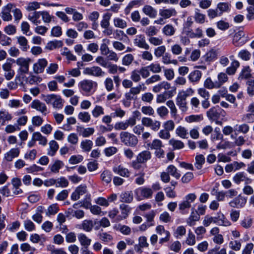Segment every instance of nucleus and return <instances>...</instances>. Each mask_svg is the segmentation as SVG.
Masks as SVG:
<instances>
[{
    "label": "nucleus",
    "instance_id": "7ed1b4c3",
    "mask_svg": "<svg viewBox=\"0 0 254 254\" xmlns=\"http://www.w3.org/2000/svg\"><path fill=\"white\" fill-rule=\"evenodd\" d=\"M44 101L47 104L52 105L53 107L57 109H61L64 106V100L60 95L54 94L44 96Z\"/></svg>",
    "mask_w": 254,
    "mask_h": 254
},
{
    "label": "nucleus",
    "instance_id": "6e6552de",
    "mask_svg": "<svg viewBox=\"0 0 254 254\" xmlns=\"http://www.w3.org/2000/svg\"><path fill=\"white\" fill-rule=\"evenodd\" d=\"M161 122L148 117H143L141 120V124L145 127H149L154 131H157L161 127Z\"/></svg>",
    "mask_w": 254,
    "mask_h": 254
},
{
    "label": "nucleus",
    "instance_id": "49530a36",
    "mask_svg": "<svg viewBox=\"0 0 254 254\" xmlns=\"http://www.w3.org/2000/svg\"><path fill=\"white\" fill-rule=\"evenodd\" d=\"M205 163V157L202 154L197 155L195 157L194 166L195 168L200 170L202 168L203 164Z\"/></svg>",
    "mask_w": 254,
    "mask_h": 254
},
{
    "label": "nucleus",
    "instance_id": "5701e85b",
    "mask_svg": "<svg viewBox=\"0 0 254 254\" xmlns=\"http://www.w3.org/2000/svg\"><path fill=\"white\" fill-rule=\"evenodd\" d=\"M151 158V153L149 150H144L140 152L136 157V159L142 163H145Z\"/></svg>",
    "mask_w": 254,
    "mask_h": 254
},
{
    "label": "nucleus",
    "instance_id": "0e129e2a",
    "mask_svg": "<svg viewBox=\"0 0 254 254\" xmlns=\"http://www.w3.org/2000/svg\"><path fill=\"white\" fill-rule=\"evenodd\" d=\"M23 225L25 229L29 232L33 231L36 228L34 223L29 219L25 220L23 222Z\"/></svg>",
    "mask_w": 254,
    "mask_h": 254
},
{
    "label": "nucleus",
    "instance_id": "13d9d810",
    "mask_svg": "<svg viewBox=\"0 0 254 254\" xmlns=\"http://www.w3.org/2000/svg\"><path fill=\"white\" fill-rule=\"evenodd\" d=\"M104 114V108L99 105H96L92 111V115L93 117L97 118L101 115Z\"/></svg>",
    "mask_w": 254,
    "mask_h": 254
},
{
    "label": "nucleus",
    "instance_id": "8fccbe9b",
    "mask_svg": "<svg viewBox=\"0 0 254 254\" xmlns=\"http://www.w3.org/2000/svg\"><path fill=\"white\" fill-rule=\"evenodd\" d=\"M217 82V85L220 88L224 83L226 82L228 80V77L226 73L220 72L218 74Z\"/></svg>",
    "mask_w": 254,
    "mask_h": 254
},
{
    "label": "nucleus",
    "instance_id": "7c9ffc66",
    "mask_svg": "<svg viewBox=\"0 0 254 254\" xmlns=\"http://www.w3.org/2000/svg\"><path fill=\"white\" fill-rule=\"evenodd\" d=\"M240 66V63L237 60H234L232 62L231 65L226 68V72L230 75H234L237 70V69Z\"/></svg>",
    "mask_w": 254,
    "mask_h": 254
},
{
    "label": "nucleus",
    "instance_id": "c9c22d12",
    "mask_svg": "<svg viewBox=\"0 0 254 254\" xmlns=\"http://www.w3.org/2000/svg\"><path fill=\"white\" fill-rule=\"evenodd\" d=\"M166 171L168 174L176 179H179L181 177V174L177 168L173 165L168 166L166 169Z\"/></svg>",
    "mask_w": 254,
    "mask_h": 254
},
{
    "label": "nucleus",
    "instance_id": "c756f323",
    "mask_svg": "<svg viewBox=\"0 0 254 254\" xmlns=\"http://www.w3.org/2000/svg\"><path fill=\"white\" fill-rule=\"evenodd\" d=\"M143 13L150 18H155L157 15V11L149 5H145L142 8Z\"/></svg>",
    "mask_w": 254,
    "mask_h": 254
},
{
    "label": "nucleus",
    "instance_id": "4468645a",
    "mask_svg": "<svg viewBox=\"0 0 254 254\" xmlns=\"http://www.w3.org/2000/svg\"><path fill=\"white\" fill-rule=\"evenodd\" d=\"M83 73L85 74L98 77L103 76L105 74V72L102 71V69L100 67L96 66L84 68Z\"/></svg>",
    "mask_w": 254,
    "mask_h": 254
},
{
    "label": "nucleus",
    "instance_id": "72a5a7b5",
    "mask_svg": "<svg viewBox=\"0 0 254 254\" xmlns=\"http://www.w3.org/2000/svg\"><path fill=\"white\" fill-rule=\"evenodd\" d=\"M120 200L123 202L130 203L133 200V194L131 191L122 192L120 196Z\"/></svg>",
    "mask_w": 254,
    "mask_h": 254
},
{
    "label": "nucleus",
    "instance_id": "a19ab883",
    "mask_svg": "<svg viewBox=\"0 0 254 254\" xmlns=\"http://www.w3.org/2000/svg\"><path fill=\"white\" fill-rule=\"evenodd\" d=\"M42 80V78L40 76L30 73L26 78V82L30 85H33L40 83Z\"/></svg>",
    "mask_w": 254,
    "mask_h": 254
},
{
    "label": "nucleus",
    "instance_id": "79ce46f5",
    "mask_svg": "<svg viewBox=\"0 0 254 254\" xmlns=\"http://www.w3.org/2000/svg\"><path fill=\"white\" fill-rule=\"evenodd\" d=\"M99 17V13L98 11H93L88 15V19L92 22V28L96 30L97 28L98 24L96 22Z\"/></svg>",
    "mask_w": 254,
    "mask_h": 254
},
{
    "label": "nucleus",
    "instance_id": "412c9836",
    "mask_svg": "<svg viewBox=\"0 0 254 254\" xmlns=\"http://www.w3.org/2000/svg\"><path fill=\"white\" fill-rule=\"evenodd\" d=\"M159 15L164 19H168L173 16H175L177 12L174 8H162L159 10Z\"/></svg>",
    "mask_w": 254,
    "mask_h": 254
},
{
    "label": "nucleus",
    "instance_id": "69168bd1",
    "mask_svg": "<svg viewBox=\"0 0 254 254\" xmlns=\"http://www.w3.org/2000/svg\"><path fill=\"white\" fill-rule=\"evenodd\" d=\"M158 32V30L154 26H150L147 27L145 30V34L150 37L156 35Z\"/></svg>",
    "mask_w": 254,
    "mask_h": 254
},
{
    "label": "nucleus",
    "instance_id": "09e8293b",
    "mask_svg": "<svg viewBox=\"0 0 254 254\" xmlns=\"http://www.w3.org/2000/svg\"><path fill=\"white\" fill-rule=\"evenodd\" d=\"M91 239L84 234H80V245L82 248H88L91 243Z\"/></svg>",
    "mask_w": 254,
    "mask_h": 254
},
{
    "label": "nucleus",
    "instance_id": "cd10ccee",
    "mask_svg": "<svg viewBox=\"0 0 254 254\" xmlns=\"http://www.w3.org/2000/svg\"><path fill=\"white\" fill-rule=\"evenodd\" d=\"M41 16V11H34L33 12L30 13L29 14L28 16V19L32 23L36 25H38L40 23H41V20L39 19Z\"/></svg>",
    "mask_w": 254,
    "mask_h": 254
},
{
    "label": "nucleus",
    "instance_id": "bf43d9fd",
    "mask_svg": "<svg viewBox=\"0 0 254 254\" xmlns=\"http://www.w3.org/2000/svg\"><path fill=\"white\" fill-rule=\"evenodd\" d=\"M230 4L228 2H219L217 5V9L219 10L221 15L223 12H227L229 10Z\"/></svg>",
    "mask_w": 254,
    "mask_h": 254
},
{
    "label": "nucleus",
    "instance_id": "5fc2aeb1",
    "mask_svg": "<svg viewBox=\"0 0 254 254\" xmlns=\"http://www.w3.org/2000/svg\"><path fill=\"white\" fill-rule=\"evenodd\" d=\"M112 173L108 170H104L101 174V179L106 184L110 183L112 181Z\"/></svg>",
    "mask_w": 254,
    "mask_h": 254
},
{
    "label": "nucleus",
    "instance_id": "f257e3e1",
    "mask_svg": "<svg viewBox=\"0 0 254 254\" xmlns=\"http://www.w3.org/2000/svg\"><path fill=\"white\" fill-rule=\"evenodd\" d=\"M194 93V90L191 88H187L186 90L180 91L176 99L177 105L181 111L185 112L188 110L187 98L192 96Z\"/></svg>",
    "mask_w": 254,
    "mask_h": 254
},
{
    "label": "nucleus",
    "instance_id": "423d86ee",
    "mask_svg": "<svg viewBox=\"0 0 254 254\" xmlns=\"http://www.w3.org/2000/svg\"><path fill=\"white\" fill-rule=\"evenodd\" d=\"M135 197L137 200L150 199L152 197L153 191L147 187H141L134 190Z\"/></svg>",
    "mask_w": 254,
    "mask_h": 254
},
{
    "label": "nucleus",
    "instance_id": "0eeeda50",
    "mask_svg": "<svg viewBox=\"0 0 254 254\" xmlns=\"http://www.w3.org/2000/svg\"><path fill=\"white\" fill-rule=\"evenodd\" d=\"M196 198V195L194 193H189L185 196V200L179 204V208L182 214L187 212L191 207V203L193 202Z\"/></svg>",
    "mask_w": 254,
    "mask_h": 254
},
{
    "label": "nucleus",
    "instance_id": "1a4fd4ad",
    "mask_svg": "<svg viewBox=\"0 0 254 254\" xmlns=\"http://www.w3.org/2000/svg\"><path fill=\"white\" fill-rule=\"evenodd\" d=\"M30 106L31 108L40 112L42 114V115L44 116H46L49 113L47 107L45 104L41 102L39 100H34L32 102Z\"/></svg>",
    "mask_w": 254,
    "mask_h": 254
},
{
    "label": "nucleus",
    "instance_id": "603ef678",
    "mask_svg": "<svg viewBox=\"0 0 254 254\" xmlns=\"http://www.w3.org/2000/svg\"><path fill=\"white\" fill-rule=\"evenodd\" d=\"M12 117L10 114L5 110L0 111V123H5L6 121H10Z\"/></svg>",
    "mask_w": 254,
    "mask_h": 254
},
{
    "label": "nucleus",
    "instance_id": "864d4df0",
    "mask_svg": "<svg viewBox=\"0 0 254 254\" xmlns=\"http://www.w3.org/2000/svg\"><path fill=\"white\" fill-rule=\"evenodd\" d=\"M20 248L21 250L23 252H29V254H34V253L36 250L35 248L32 247L28 243H24L21 244Z\"/></svg>",
    "mask_w": 254,
    "mask_h": 254
},
{
    "label": "nucleus",
    "instance_id": "f8f14e48",
    "mask_svg": "<svg viewBox=\"0 0 254 254\" xmlns=\"http://www.w3.org/2000/svg\"><path fill=\"white\" fill-rule=\"evenodd\" d=\"M223 110L218 106L212 107L206 112V116L209 120L212 121L215 119H219L220 114Z\"/></svg>",
    "mask_w": 254,
    "mask_h": 254
},
{
    "label": "nucleus",
    "instance_id": "473e14b6",
    "mask_svg": "<svg viewBox=\"0 0 254 254\" xmlns=\"http://www.w3.org/2000/svg\"><path fill=\"white\" fill-rule=\"evenodd\" d=\"M202 76V73L199 70H194L191 72L188 76L189 80L192 83L198 82Z\"/></svg>",
    "mask_w": 254,
    "mask_h": 254
},
{
    "label": "nucleus",
    "instance_id": "a18cd8bd",
    "mask_svg": "<svg viewBox=\"0 0 254 254\" xmlns=\"http://www.w3.org/2000/svg\"><path fill=\"white\" fill-rule=\"evenodd\" d=\"M176 134L182 138H188V130L184 127L181 126H179L176 129Z\"/></svg>",
    "mask_w": 254,
    "mask_h": 254
},
{
    "label": "nucleus",
    "instance_id": "e433bc0d",
    "mask_svg": "<svg viewBox=\"0 0 254 254\" xmlns=\"http://www.w3.org/2000/svg\"><path fill=\"white\" fill-rule=\"evenodd\" d=\"M176 28L170 24L166 25L162 29L163 33L167 36H172L176 32Z\"/></svg>",
    "mask_w": 254,
    "mask_h": 254
},
{
    "label": "nucleus",
    "instance_id": "393cba45",
    "mask_svg": "<svg viewBox=\"0 0 254 254\" xmlns=\"http://www.w3.org/2000/svg\"><path fill=\"white\" fill-rule=\"evenodd\" d=\"M96 83L92 80H84L80 83V87L85 93L90 92L93 89L94 84Z\"/></svg>",
    "mask_w": 254,
    "mask_h": 254
},
{
    "label": "nucleus",
    "instance_id": "dca6fc26",
    "mask_svg": "<svg viewBox=\"0 0 254 254\" xmlns=\"http://www.w3.org/2000/svg\"><path fill=\"white\" fill-rule=\"evenodd\" d=\"M215 224L219 226H229L231 225L230 222L227 219L225 216L220 211L218 212L215 216H214Z\"/></svg>",
    "mask_w": 254,
    "mask_h": 254
},
{
    "label": "nucleus",
    "instance_id": "f3484780",
    "mask_svg": "<svg viewBox=\"0 0 254 254\" xmlns=\"http://www.w3.org/2000/svg\"><path fill=\"white\" fill-rule=\"evenodd\" d=\"M245 32L243 31L240 30L236 32L234 36L233 44L236 47H240L244 45L246 41L242 39L245 37Z\"/></svg>",
    "mask_w": 254,
    "mask_h": 254
},
{
    "label": "nucleus",
    "instance_id": "f704fd0d",
    "mask_svg": "<svg viewBox=\"0 0 254 254\" xmlns=\"http://www.w3.org/2000/svg\"><path fill=\"white\" fill-rule=\"evenodd\" d=\"M33 139L35 141H39V144L43 146H45L47 143V139L46 137L43 136L39 132H35L33 133Z\"/></svg>",
    "mask_w": 254,
    "mask_h": 254
},
{
    "label": "nucleus",
    "instance_id": "c03bdc74",
    "mask_svg": "<svg viewBox=\"0 0 254 254\" xmlns=\"http://www.w3.org/2000/svg\"><path fill=\"white\" fill-rule=\"evenodd\" d=\"M169 144L173 147L174 150L181 149L184 147V143L181 140H176L174 138L171 139Z\"/></svg>",
    "mask_w": 254,
    "mask_h": 254
},
{
    "label": "nucleus",
    "instance_id": "774afa93",
    "mask_svg": "<svg viewBox=\"0 0 254 254\" xmlns=\"http://www.w3.org/2000/svg\"><path fill=\"white\" fill-rule=\"evenodd\" d=\"M247 92L250 96L254 95V79H249L247 82Z\"/></svg>",
    "mask_w": 254,
    "mask_h": 254
},
{
    "label": "nucleus",
    "instance_id": "bb28decb",
    "mask_svg": "<svg viewBox=\"0 0 254 254\" xmlns=\"http://www.w3.org/2000/svg\"><path fill=\"white\" fill-rule=\"evenodd\" d=\"M193 18L195 22L199 24H203L205 22L206 16L204 14L201 13L198 8H195Z\"/></svg>",
    "mask_w": 254,
    "mask_h": 254
},
{
    "label": "nucleus",
    "instance_id": "c85d7f7f",
    "mask_svg": "<svg viewBox=\"0 0 254 254\" xmlns=\"http://www.w3.org/2000/svg\"><path fill=\"white\" fill-rule=\"evenodd\" d=\"M49 148L48 149L47 154L54 156L59 149V144L55 140H51L49 143Z\"/></svg>",
    "mask_w": 254,
    "mask_h": 254
},
{
    "label": "nucleus",
    "instance_id": "aec40b11",
    "mask_svg": "<svg viewBox=\"0 0 254 254\" xmlns=\"http://www.w3.org/2000/svg\"><path fill=\"white\" fill-rule=\"evenodd\" d=\"M113 171L116 174H117L123 177H128L130 176V172L128 169L125 168L122 165L114 166Z\"/></svg>",
    "mask_w": 254,
    "mask_h": 254
},
{
    "label": "nucleus",
    "instance_id": "052dcab7",
    "mask_svg": "<svg viewBox=\"0 0 254 254\" xmlns=\"http://www.w3.org/2000/svg\"><path fill=\"white\" fill-rule=\"evenodd\" d=\"M93 227V223L92 220H85L81 224V228L86 232H90Z\"/></svg>",
    "mask_w": 254,
    "mask_h": 254
},
{
    "label": "nucleus",
    "instance_id": "b1692460",
    "mask_svg": "<svg viewBox=\"0 0 254 254\" xmlns=\"http://www.w3.org/2000/svg\"><path fill=\"white\" fill-rule=\"evenodd\" d=\"M252 70L249 66H244L238 77L239 80L249 79L252 76Z\"/></svg>",
    "mask_w": 254,
    "mask_h": 254
},
{
    "label": "nucleus",
    "instance_id": "2eb2a0df",
    "mask_svg": "<svg viewBox=\"0 0 254 254\" xmlns=\"http://www.w3.org/2000/svg\"><path fill=\"white\" fill-rule=\"evenodd\" d=\"M48 64V61L46 59L43 58L38 60L33 65V70L35 73H42L45 67Z\"/></svg>",
    "mask_w": 254,
    "mask_h": 254
},
{
    "label": "nucleus",
    "instance_id": "37998d69",
    "mask_svg": "<svg viewBox=\"0 0 254 254\" xmlns=\"http://www.w3.org/2000/svg\"><path fill=\"white\" fill-rule=\"evenodd\" d=\"M113 23L115 27L121 29H125L127 26V22L120 17L115 18L113 20Z\"/></svg>",
    "mask_w": 254,
    "mask_h": 254
},
{
    "label": "nucleus",
    "instance_id": "2f4dec72",
    "mask_svg": "<svg viewBox=\"0 0 254 254\" xmlns=\"http://www.w3.org/2000/svg\"><path fill=\"white\" fill-rule=\"evenodd\" d=\"M120 208L121 210V216H118L119 220L126 218L131 209L128 205L125 204H121L120 205Z\"/></svg>",
    "mask_w": 254,
    "mask_h": 254
},
{
    "label": "nucleus",
    "instance_id": "6e6d98bb",
    "mask_svg": "<svg viewBox=\"0 0 254 254\" xmlns=\"http://www.w3.org/2000/svg\"><path fill=\"white\" fill-rule=\"evenodd\" d=\"M63 166L64 163L60 160H57L50 166V170L51 172L54 173H57L59 172L60 169Z\"/></svg>",
    "mask_w": 254,
    "mask_h": 254
},
{
    "label": "nucleus",
    "instance_id": "9d476101",
    "mask_svg": "<svg viewBox=\"0 0 254 254\" xmlns=\"http://www.w3.org/2000/svg\"><path fill=\"white\" fill-rule=\"evenodd\" d=\"M13 5L11 3H8L6 5L2 8L1 12L0 14V16L4 21H9L12 19V16L10 14Z\"/></svg>",
    "mask_w": 254,
    "mask_h": 254
},
{
    "label": "nucleus",
    "instance_id": "680f3d73",
    "mask_svg": "<svg viewBox=\"0 0 254 254\" xmlns=\"http://www.w3.org/2000/svg\"><path fill=\"white\" fill-rule=\"evenodd\" d=\"M238 56L242 60L245 61H248L251 59V54L247 50L243 49L241 50L239 52Z\"/></svg>",
    "mask_w": 254,
    "mask_h": 254
},
{
    "label": "nucleus",
    "instance_id": "de8ad7c7",
    "mask_svg": "<svg viewBox=\"0 0 254 254\" xmlns=\"http://www.w3.org/2000/svg\"><path fill=\"white\" fill-rule=\"evenodd\" d=\"M63 46L62 41L55 40L50 41L47 43L46 48L49 50H52L56 48H59Z\"/></svg>",
    "mask_w": 254,
    "mask_h": 254
},
{
    "label": "nucleus",
    "instance_id": "3c124183",
    "mask_svg": "<svg viewBox=\"0 0 254 254\" xmlns=\"http://www.w3.org/2000/svg\"><path fill=\"white\" fill-rule=\"evenodd\" d=\"M81 146L83 151L89 152L93 146V142L91 140L85 139L81 142Z\"/></svg>",
    "mask_w": 254,
    "mask_h": 254
},
{
    "label": "nucleus",
    "instance_id": "39448f33",
    "mask_svg": "<svg viewBox=\"0 0 254 254\" xmlns=\"http://www.w3.org/2000/svg\"><path fill=\"white\" fill-rule=\"evenodd\" d=\"M148 147L151 150H154L155 156L159 158H164L165 156V151L163 149L164 145L162 141L159 139H154L151 142L147 144Z\"/></svg>",
    "mask_w": 254,
    "mask_h": 254
},
{
    "label": "nucleus",
    "instance_id": "58836bf2",
    "mask_svg": "<svg viewBox=\"0 0 254 254\" xmlns=\"http://www.w3.org/2000/svg\"><path fill=\"white\" fill-rule=\"evenodd\" d=\"M112 14L109 12L103 14L100 25L102 28H108L110 26V20Z\"/></svg>",
    "mask_w": 254,
    "mask_h": 254
},
{
    "label": "nucleus",
    "instance_id": "4d7b16f0",
    "mask_svg": "<svg viewBox=\"0 0 254 254\" xmlns=\"http://www.w3.org/2000/svg\"><path fill=\"white\" fill-rule=\"evenodd\" d=\"M204 86L209 89L219 88L217 82L216 81H213L210 77H208L205 80L204 82Z\"/></svg>",
    "mask_w": 254,
    "mask_h": 254
},
{
    "label": "nucleus",
    "instance_id": "4c0bfd02",
    "mask_svg": "<svg viewBox=\"0 0 254 254\" xmlns=\"http://www.w3.org/2000/svg\"><path fill=\"white\" fill-rule=\"evenodd\" d=\"M146 88H147L144 83H140L136 87H131L129 91H130V93L134 96L139 94L141 91H144L146 90Z\"/></svg>",
    "mask_w": 254,
    "mask_h": 254
},
{
    "label": "nucleus",
    "instance_id": "4be33fe9",
    "mask_svg": "<svg viewBox=\"0 0 254 254\" xmlns=\"http://www.w3.org/2000/svg\"><path fill=\"white\" fill-rule=\"evenodd\" d=\"M173 96L174 94L171 91H165L157 95L156 102L157 103H163L167 99L171 98Z\"/></svg>",
    "mask_w": 254,
    "mask_h": 254
},
{
    "label": "nucleus",
    "instance_id": "20e7f679",
    "mask_svg": "<svg viewBox=\"0 0 254 254\" xmlns=\"http://www.w3.org/2000/svg\"><path fill=\"white\" fill-rule=\"evenodd\" d=\"M121 142L125 145L135 147L138 143L137 137L134 134L127 131H122L120 134Z\"/></svg>",
    "mask_w": 254,
    "mask_h": 254
},
{
    "label": "nucleus",
    "instance_id": "a211bd4d",
    "mask_svg": "<svg viewBox=\"0 0 254 254\" xmlns=\"http://www.w3.org/2000/svg\"><path fill=\"white\" fill-rule=\"evenodd\" d=\"M246 202L247 200L245 197L239 195L230 201L229 204L232 207L241 208L245 205Z\"/></svg>",
    "mask_w": 254,
    "mask_h": 254
},
{
    "label": "nucleus",
    "instance_id": "338daca9",
    "mask_svg": "<svg viewBox=\"0 0 254 254\" xmlns=\"http://www.w3.org/2000/svg\"><path fill=\"white\" fill-rule=\"evenodd\" d=\"M206 254H227L225 248L219 250V247H215L208 250Z\"/></svg>",
    "mask_w": 254,
    "mask_h": 254
},
{
    "label": "nucleus",
    "instance_id": "9b49d317",
    "mask_svg": "<svg viewBox=\"0 0 254 254\" xmlns=\"http://www.w3.org/2000/svg\"><path fill=\"white\" fill-rule=\"evenodd\" d=\"M233 181L236 184H240L241 182H244L245 184H251L252 180L248 177L247 175L243 172H238L236 174L233 178Z\"/></svg>",
    "mask_w": 254,
    "mask_h": 254
},
{
    "label": "nucleus",
    "instance_id": "ea45409f",
    "mask_svg": "<svg viewBox=\"0 0 254 254\" xmlns=\"http://www.w3.org/2000/svg\"><path fill=\"white\" fill-rule=\"evenodd\" d=\"M17 42L20 46L21 49L23 51H26L29 48L28 44V40L27 39L22 36L17 37Z\"/></svg>",
    "mask_w": 254,
    "mask_h": 254
},
{
    "label": "nucleus",
    "instance_id": "6ab92c4d",
    "mask_svg": "<svg viewBox=\"0 0 254 254\" xmlns=\"http://www.w3.org/2000/svg\"><path fill=\"white\" fill-rule=\"evenodd\" d=\"M19 154V148H13L4 154V158L7 161H12L14 158L18 157Z\"/></svg>",
    "mask_w": 254,
    "mask_h": 254
},
{
    "label": "nucleus",
    "instance_id": "e2e57ef3",
    "mask_svg": "<svg viewBox=\"0 0 254 254\" xmlns=\"http://www.w3.org/2000/svg\"><path fill=\"white\" fill-rule=\"evenodd\" d=\"M103 42L104 43L101 45L100 50L102 55H107L108 52L110 51L107 44L110 43V41L109 39H103Z\"/></svg>",
    "mask_w": 254,
    "mask_h": 254
},
{
    "label": "nucleus",
    "instance_id": "a878e982",
    "mask_svg": "<svg viewBox=\"0 0 254 254\" xmlns=\"http://www.w3.org/2000/svg\"><path fill=\"white\" fill-rule=\"evenodd\" d=\"M171 88V85L167 81H163L153 87L152 91L155 93L160 92L163 89L168 90Z\"/></svg>",
    "mask_w": 254,
    "mask_h": 254
},
{
    "label": "nucleus",
    "instance_id": "f03ea898",
    "mask_svg": "<svg viewBox=\"0 0 254 254\" xmlns=\"http://www.w3.org/2000/svg\"><path fill=\"white\" fill-rule=\"evenodd\" d=\"M10 61L19 66L18 69V74L20 75L27 73L29 71V64L31 62V60L29 58L20 57L17 58L16 60L10 59Z\"/></svg>",
    "mask_w": 254,
    "mask_h": 254
},
{
    "label": "nucleus",
    "instance_id": "ddd939ff",
    "mask_svg": "<svg viewBox=\"0 0 254 254\" xmlns=\"http://www.w3.org/2000/svg\"><path fill=\"white\" fill-rule=\"evenodd\" d=\"M133 43L135 46L146 50H149L150 48L149 45L146 42L145 36L142 34L137 35L135 36L133 40Z\"/></svg>",
    "mask_w": 254,
    "mask_h": 254
}]
</instances>
